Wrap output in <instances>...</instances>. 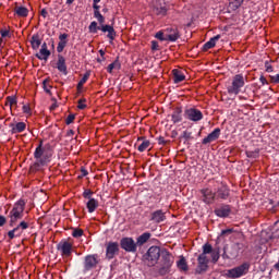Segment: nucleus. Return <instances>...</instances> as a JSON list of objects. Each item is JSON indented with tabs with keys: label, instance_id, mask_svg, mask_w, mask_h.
I'll return each instance as SVG.
<instances>
[{
	"label": "nucleus",
	"instance_id": "48",
	"mask_svg": "<svg viewBox=\"0 0 279 279\" xmlns=\"http://www.w3.org/2000/svg\"><path fill=\"white\" fill-rule=\"evenodd\" d=\"M75 121V114H69L65 119V124L66 125H71V123H73Z\"/></svg>",
	"mask_w": 279,
	"mask_h": 279
},
{
	"label": "nucleus",
	"instance_id": "46",
	"mask_svg": "<svg viewBox=\"0 0 279 279\" xmlns=\"http://www.w3.org/2000/svg\"><path fill=\"white\" fill-rule=\"evenodd\" d=\"M9 217H10L9 226L11 228H14V226L16 225V221H19L20 218H16V217H14V216H12L10 214H9Z\"/></svg>",
	"mask_w": 279,
	"mask_h": 279
},
{
	"label": "nucleus",
	"instance_id": "6",
	"mask_svg": "<svg viewBox=\"0 0 279 279\" xmlns=\"http://www.w3.org/2000/svg\"><path fill=\"white\" fill-rule=\"evenodd\" d=\"M98 265H99L98 254L86 255L83 262V272L88 274V271H93V269H96Z\"/></svg>",
	"mask_w": 279,
	"mask_h": 279
},
{
	"label": "nucleus",
	"instance_id": "52",
	"mask_svg": "<svg viewBox=\"0 0 279 279\" xmlns=\"http://www.w3.org/2000/svg\"><path fill=\"white\" fill-rule=\"evenodd\" d=\"M88 175V170H86L85 167L81 168V174L78 175V179L82 180V178H86Z\"/></svg>",
	"mask_w": 279,
	"mask_h": 279
},
{
	"label": "nucleus",
	"instance_id": "53",
	"mask_svg": "<svg viewBox=\"0 0 279 279\" xmlns=\"http://www.w3.org/2000/svg\"><path fill=\"white\" fill-rule=\"evenodd\" d=\"M157 14H159L160 16L167 15V8L161 7V8L157 9Z\"/></svg>",
	"mask_w": 279,
	"mask_h": 279
},
{
	"label": "nucleus",
	"instance_id": "42",
	"mask_svg": "<svg viewBox=\"0 0 279 279\" xmlns=\"http://www.w3.org/2000/svg\"><path fill=\"white\" fill-rule=\"evenodd\" d=\"M72 236H74V239H80V236H84V230L74 229L72 232Z\"/></svg>",
	"mask_w": 279,
	"mask_h": 279
},
{
	"label": "nucleus",
	"instance_id": "18",
	"mask_svg": "<svg viewBox=\"0 0 279 279\" xmlns=\"http://www.w3.org/2000/svg\"><path fill=\"white\" fill-rule=\"evenodd\" d=\"M221 136V129L216 128L211 133H209L205 138L202 141V145H208L210 143H215Z\"/></svg>",
	"mask_w": 279,
	"mask_h": 279
},
{
	"label": "nucleus",
	"instance_id": "39",
	"mask_svg": "<svg viewBox=\"0 0 279 279\" xmlns=\"http://www.w3.org/2000/svg\"><path fill=\"white\" fill-rule=\"evenodd\" d=\"M16 104H17L16 96L7 97L5 106H10V108H12V106H16Z\"/></svg>",
	"mask_w": 279,
	"mask_h": 279
},
{
	"label": "nucleus",
	"instance_id": "59",
	"mask_svg": "<svg viewBox=\"0 0 279 279\" xmlns=\"http://www.w3.org/2000/svg\"><path fill=\"white\" fill-rule=\"evenodd\" d=\"M158 145H167V141L165 140V137L162 136L158 137Z\"/></svg>",
	"mask_w": 279,
	"mask_h": 279
},
{
	"label": "nucleus",
	"instance_id": "60",
	"mask_svg": "<svg viewBox=\"0 0 279 279\" xmlns=\"http://www.w3.org/2000/svg\"><path fill=\"white\" fill-rule=\"evenodd\" d=\"M259 82H260L262 86L269 84V82H267V78H265V76H263V75L259 77Z\"/></svg>",
	"mask_w": 279,
	"mask_h": 279
},
{
	"label": "nucleus",
	"instance_id": "12",
	"mask_svg": "<svg viewBox=\"0 0 279 279\" xmlns=\"http://www.w3.org/2000/svg\"><path fill=\"white\" fill-rule=\"evenodd\" d=\"M27 228H29V223L26 221H21L15 228L8 232L10 241H12V239L15 236H21L23 234V230H27Z\"/></svg>",
	"mask_w": 279,
	"mask_h": 279
},
{
	"label": "nucleus",
	"instance_id": "51",
	"mask_svg": "<svg viewBox=\"0 0 279 279\" xmlns=\"http://www.w3.org/2000/svg\"><path fill=\"white\" fill-rule=\"evenodd\" d=\"M90 195H93V191H90V190H85L84 192H83V197L85 198V199H93V197H90Z\"/></svg>",
	"mask_w": 279,
	"mask_h": 279
},
{
	"label": "nucleus",
	"instance_id": "49",
	"mask_svg": "<svg viewBox=\"0 0 279 279\" xmlns=\"http://www.w3.org/2000/svg\"><path fill=\"white\" fill-rule=\"evenodd\" d=\"M279 236V226L276 227V223H274V227H272V239H278Z\"/></svg>",
	"mask_w": 279,
	"mask_h": 279
},
{
	"label": "nucleus",
	"instance_id": "61",
	"mask_svg": "<svg viewBox=\"0 0 279 279\" xmlns=\"http://www.w3.org/2000/svg\"><path fill=\"white\" fill-rule=\"evenodd\" d=\"M8 220L5 219V217L4 216H0V228H3V226H5V222H7Z\"/></svg>",
	"mask_w": 279,
	"mask_h": 279
},
{
	"label": "nucleus",
	"instance_id": "38",
	"mask_svg": "<svg viewBox=\"0 0 279 279\" xmlns=\"http://www.w3.org/2000/svg\"><path fill=\"white\" fill-rule=\"evenodd\" d=\"M244 1L245 0H231L230 8H232V10H239V8H241V5H243Z\"/></svg>",
	"mask_w": 279,
	"mask_h": 279
},
{
	"label": "nucleus",
	"instance_id": "10",
	"mask_svg": "<svg viewBox=\"0 0 279 279\" xmlns=\"http://www.w3.org/2000/svg\"><path fill=\"white\" fill-rule=\"evenodd\" d=\"M184 117L189 121H193L194 123H197V121H202V119H204V113H202L199 109L190 108L184 111Z\"/></svg>",
	"mask_w": 279,
	"mask_h": 279
},
{
	"label": "nucleus",
	"instance_id": "29",
	"mask_svg": "<svg viewBox=\"0 0 279 279\" xmlns=\"http://www.w3.org/2000/svg\"><path fill=\"white\" fill-rule=\"evenodd\" d=\"M138 141H142V143L137 147V151H141V153L146 151L149 145H151V142H149V140H145V137H138Z\"/></svg>",
	"mask_w": 279,
	"mask_h": 279
},
{
	"label": "nucleus",
	"instance_id": "30",
	"mask_svg": "<svg viewBox=\"0 0 279 279\" xmlns=\"http://www.w3.org/2000/svg\"><path fill=\"white\" fill-rule=\"evenodd\" d=\"M149 239H151V233L149 232H144L142 235H140L137 238V245H145V243H147L149 241Z\"/></svg>",
	"mask_w": 279,
	"mask_h": 279
},
{
	"label": "nucleus",
	"instance_id": "41",
	"mask_svg": "<svg viewBox=\"0 0 279 279\" xmlns=\"http://www.w3.org/2000/svg\"><path fill=\"white\" fill-rule=\"evenodd\" d=\"M210 254H211L213 263H217L220 257L219 248H215L214 252H211Z\"/></svg>",
	"mask_w": 279,
	"mask_h": 279
},
{
	"label": "nucleus",
	"instance_id": "44",
	"mask_svg": "<svg viewBox=\"0 0 279 279\" xmlns=\"http://www.w3.org/2000/svg\"><path fill=\"white\" fill-rule=\"evenodd\" d=\"M77 104L78 110H86V98L80 99Z\"/></svg>",
	"mask_w": 279,
	"mask_h": 279
},
{
	"label": "nucleus",
	"instance_id": "5",
	"mask_svg": "<svg viewBox=\"0 0 279 279\" xmlns=\"http://www.w3.org/2000/svg\"><path fill=\"white\" fill-rule=\"evenodd\" d=\"M243 86H245V77L243 74H236L233 76L231 85L227 87V90L229 95H239Z\"/></svg>",
	"mask_w": 279,
	"mask_h": 279
},
{
	"label": "nucleus",
	"instance_id": "22",
	"mask_svg": "<svg viewBox=\"0 0 279 279\" xmlns=\"http://www.w3.org/2000/svg\"><path fill=\"white\" fill-rule=\"evenodd\" d=\"M43 45V39H40V34L36 33L31 37V47L34 49V51H37V49H40V46Z\"/></svg>",
	"mask_w": 279,
	"mask_h": 279
},
{
	"label": "nucleus",
	"instance_id": "64",
	"mask_svg": "<svg viewBox=\"0 0 279 279\" xmlns=\"http://www.w3.org/2000/svg\"><path fill=\"white\" fill-rule=\"evenodd\" d=\"M274 267H275V269H277V271H279V260H278V263L275 264Z\"/></svg>",
	"mask_w": 279,
	"mask_h": 279
},
{
	"label": "nucleus",
	"instance_id": "24",
	"mask_svg": "<svg viewBox=\"0 0 279 279\" xmlns=\"http://www.w3.org/2000/svg\"><path fill=\"white\" fill-rule=\"evenodd\" d=\"M221 38V35H216L211 37L207 43L204 44L203 46V51H208V49L215 48L217 45V41Z\"/></svg>",
	"mask_w": 279,
	"mask_h": 279
},
{
	"label": "nucleus",
	"instance_id": "63",
	"mask_svg": "<svg viewBox=\"0 0 279 279\" xmlns=\"http://www.w3.org/2000/svg\"><path fill=\"white\" fill-rule=\"evenodd\" d=\"M226 246L223 247V254H222V258H230V256L226 253Z\"/></svg>",
	"mask_w": 279,
	"mask_h": 279
},
{
	"label": "nucleus",
	"instance_id": "9",
	"mask_svg": "<svg viewBox=\"0 0 279 279\" xmlns=\"http://www.w3.org/2000/svg\"><path fill=\"white\" fill-rule=\"evenodd\" d=\"M120 246L124 252H131V253H136V250L138 246L136 245V242H134V239L132 238H122L120 240Z\"/></svg>",
	"mask_w": 279,
	"mask_h": 279
},
{
	"label": "nucleus",
	"instance_id": "55",
	"mask_svg": "<svg viewBox=\"0 0 279 279\" xmlns=\"http://www.w3.org/2000/svg\"><path fill=\"white\" fill-rule=\"evenodd\" d=\"M234 232L233 229H225L221 231V236H229V234H232Z\"/></svg>",
	"mask_w": 279,
	"mask_h": 279
},
{
	"label": "nucleus",
	"instance_id": "36",
	"mask_svg": "<svg viewBox=\"0 0 279 279\" xmlns=\"http://www.w3.org/2000/svg\"><path fill=\"white\" fill-rule=\"evenodd\" d=\"M88 77H90V73L86 72L81 78V81L77 83V86H76L77 90H81V88L84 87V84L88 82Z\"/></svg>",
	"mask_w": 279,
	"mask_h": 279
},
{
	"label": "nucleus",
	"instance_id": "20",
	"mask_svg": "<svg viewBox=\"0 0 279 279\" xmlns=\"http://www.w3.org/2000/svg\"><path fill=\"white\" fill-rule=\"evenodd\" d=\"M9 128H11V134H21L25 132L27 124L25 122L10 123Z\"/></svg>",
	"mask_w": 279,
	"mask_h": 279
},
{
	"label": "nucleus",
	"instance_id": "1",
	"mask_svg": "<svg viewBox=\"0 0 279 279\" xmlns=\"http://www.w3.org/2000/svg\"><path fill=\"white\" fill-rule=\"evenodd\" d=\"M199 199L206 206H213L215 202H226L230 199V186L225 182L218 183L215 191L210 187H204L199 190Z\"/></svg>",
	"mask_w": 279,
	"mask_h": 279
},
{
	"label": "nucleus",
	"instance_id": "3",
	"mask_svg": "<svg viewBox=\"0 0 279 279\" xmlns=\"http://www.w3.org/2000/svg\"><path fill=\"white\" fill-rule=\"evenodd\" d=\"M174 260L173 255L163 248L161 251V256L159 257V263H157V274H159V276L171 274V267H173Z\"/></svg>",
	"mask_w": 279,
	"mask_h": 279
},
{
	"label": "nucleus",
	"instance_id": "35",
	"mask_svg": "<svg viewBox=\"0 0 279 279\" xmlns=\"http://www.w3.org/2000/svg\"><path fill=\"white\" fill-rule=\"evenodd\" d=\"M215 250L213 248V245L210 243H205L203 245V253L199 256H206L207 254L214 253Z\"/></svg>",
	"mask_w": 279,
	"mask_h": 279
},
{
	"label": "nucleus",
	"instance_id": "37",
	"mask_svg": "<svg viewBox=\"0 0 279 279\" xmlns=\"http://www.w3.org/2000/svg\"><path fill=\"white\" fill-rule=\"evenodd\" d=\"M100 28H101V24H99L98 26L95 21L92 22L88 26V31L90 32V34H97V32H99Z\"/></svg>",
	"mask_w": 279,
	"mask_h": 279
},
{
	"label": "nucleus",
	"instance_id": "31",
	"mask_svg": "<svg viewBox=\"0 0 279 279\" xmlns=\"http://www.w3.org/2000/svg\"><path fill=\"white\" fill-rule=\"evenodd\" d=\"M49 56H51V51L50 50H45V49H40L38 53H36V58H38V60H49Z\"/></svg>",
	"mask_w": 279,
	"mask_h": 279
},
{
	"label": "nucleus",
	"instance_id": "23",
	"mask_svg": "<svg viewBox=\"0 0 279 279\" xmlns=\"http://www.w3.org/2000/svg\"><path fill=\"white\" fill-rule=\"evenodd\" d=\"M99 2H94L93 8H94V19H97L98 23H106V17L101 14L100 5L98 4Z\"/></svg>",
	"mask_w": 279,
	"mask_h": 279
},
{
	"label": "nucleus",
	"instance_id": "13",
	"mask_svg": "<svg viewBox=\"0 0 279 279\" xmlns=\"http://www.w3.org/2000/svg\"><path fill=\"white\" fill-rule=\"evenodd\" d=\"M25 211V201L20 199L17 201L13 208L10 210V214L12 217H15L17 219H23V213Z\"/></svg>",
	"mask_w": 279,
	"mask_h": 279
},
{
	"label": "nucleus",
	"instance_id": "54",
	"mask_svg": "<svg viewBox=\"0 0 279 279\" xmlns=\"http://www.w3.org/2000/svg\"><path fill=\"white\" fill-rule=\"evenodd\" d=\"M22 110H23L24 114H32V108L29 107V105H24L22 107Z\"/></svg>",
	"mask_w": 279,
	"mask_h": 279
},
{
	"label": "nucleus",
	"instance_id": "57",
	"mask_svg": "<svg viewBox=\"0 0 279 279\" xmlns=\"http://www.w3.org/2000/svg\"><path fill=\"white\" fill-rule=\"evenodd\" d=\"M66 38H69V34H66V33H63V34L59 35V40L60 41L68 43Z\"/></svg>",
	"mask_w": 279,
	"mask_h": 279
},
{
	"label": "nucleus",
	"instance_id": "25",
	"mask_svg": "<svg viewBox=\"0 0 279 279\" xmlns=\"http://www.w3.org/2000/svg\"><path fill=\"white\" fill-rule=\"evenodd\" d=\"M172 75H173L174 84H180V82H184V80H186V76L184 75V73H182L178 69L172 70Z\"/></svg>",
	"mask_w": 279,
	"mask_h": 279
},
{
	"label": "nucleus",
	"instance_id": "34",
	"mask_svg": "<svg viewBox=\"0 0 279 279\" xmlns=\"http://www.w3.org/2000/svg\"><path fill=\"white\" fill-rule=\"evenodd\" d=\"M114 69H117L119 71V69H121V62L119 61V57H117V59L107 66V72L108 73H112V71H114Z\"/></svg>",
	"mask_w": 279,
	"mask_h": 279
},
{
	"label": "nucleus",
	"instance_id": "15",
	"mask_svg": "<svg viewBox=\"0 0 279 279\" xmlns=\"http://www.w3.org/2000/svg\"><path fill=\"white\" fill-rule=\"evenodd\" d=\"M166 40L175 43L180 38V31L175 26H169L165 29Z\"/></svg>",
	"mask_w": 279,
	"mask_h": 279
},
{
	"label": "nucleus",
	"instance_id": "16",
	"mask_svg": "<svg viewBox=\"0 0 279 279\" xmlns=\"http://www.w3.org/2000/svg\"><path fill=\"white\" fill-rule=\"evenodd\" d=\"M106 22L99 23L100 25V32H102L104 34H107V38H109V40H114V38H117V31H114V26L110 25V24H104Z\"/></svg>",
	"mask_w": 279,
	"mask_h": 279
},
{
	"label": "nucleus",
	"instance_id": "4",
	"mask_svg": "<svg viewBox=\"0 0 279 279\" xmlns=\"http://www.w3.org/2000/svg\"><path fill=\"white\" fill-rule=\"evenodd\" d=\"M161 256L162 250H160V246H150L143 255V263L146 265V267H156Z\"/></svg>",
	"mask_w": 279,
	"mask_h": 279
},
{
	"label": "nucleus",
	"instance_id": "7",
	"mask_svg": "<svg viewBox=\"0 0 279 279\" xmlns=\"http://www.w3.org/2000/svg\"><path fill=\"white\" fill-rule=\"evenodd\" d=\"M250 271V263H243L238 267L229 269L227 271L228 278H241Z\"/></svg>",
	"mask_w": 279,
	"mask_h": 279
},
{
	"label": "nucleus",
	"instance_id": "58",
	"mask_svg": "<svg viewBox=\"0 0 279 279\" xmlns=\"http://www.w3.org/2000/svg\"><path fill=\"white\" fill-rule=\"evenodd\" d=\"M159 47L160 46L158 45V41H156V40L151 41V49H153V51H158Z\"/></svg>",
	"mask_w": 279,
	"mask_h": 279
},
{
	"label": "nucleus",
	"instance_id": "45",
	"mask_svg": "<svg viewBox=\"0 0 279 279\" xmlns=\"http://www.w3.org/2000/svg\"><path fill=\"white\" fill-rule=\"evenodd\" d=\"M265 71L266 73H274V65H271V62L265 61Z\"/></svg>",
	"mask_w": 279,
	"mask_h": 279
},
{
	"label": "nucleus",
	"instance_id": "8",
	"mask_svg": "<svg viewBox=\"0 0 279 279\" xmlns=\"http://www.w3.org/2000/svg\"><path fill=\"white\" fill-rule=\"evenodd\" d=\"M57 250L61 253V256H63V258H69V256L73 254V244H71L66 240H63L57 244Z\"/></svg>",
	"mask_w": 279,
	"mask_h": 279
},
{
	"label": "nucleus",
	"instance_id": "47",
	"mask_svg": "<svg viewBox=\"0 0 279 279\" xmlns=\"http://www.w3.org/2000/svg\"><path fill=\"white\" fill-rule=\"evenodd\" d=\"M155 38L161 41L167 40V36L165 35V33H162V31H159L158 33H156Z\"/></svg>",
	"mask_w": 279,
	"mask_h": 279
},
{
	"label": "nucleus",
	"instance_id": "56",
	"mask_svg": "<svg viewBox=\"0 0 279 279\" xmlns=\"http://www.w3.org/2000/svg\"><path fill=\"white\" fill-rule=\"evenodd\" d=\"M0 34H1V37H2V38H10V37H11L10 31L1 29V31H0Z\"/></svg>",
	"mask_w": 279,
	"mask_h": 279
},
{
	"label": "nucleus",
	"instance_id": "32",
	"mask_svg": "<svg viewBox=\"0 0 279 279\" xmlns=\"http://www.w3.org/2000/svg\"><path fill=\"white\" fill-rule=\"evenodd\" d=\"M177 267L181 271H189V264H186V258L182 256L180 260L177 262Z\"/></svg>",
	"mask_w": 279,
	"mask_h": 279
},
{
	"label": "nucleus",
	"instance_id": "17",
	"mask_svg": "<svg viewBox=\"0 0 279 279\" xmlns=\"http://www.w3.org/2000/svg\"><path fill=\"white\" fill-rule=\"evenodd\" d=\"M231 213H232V207L227 204H222L220 207L214 210V214L216 215V217H220L221 219H226L227 217H230Z\"/></svg>",
	"mask_w": 279,
	"mask_h": 279
},
{
	"label": "nucleus",
	"instance_id": "26",
	"mask_svg": "<svg viewBox=\"0 0 279 279\" xmlns=\"http://www.w3.org/2000/svg\"><path fill=\"white\" fill-rule=\"evenodd\" d=\"M86 207L88 213L93 214L97 208H99V201L95 198H89L88 202L86 203Z\"/></svg>",
	"mask_w": 279,
	"mask_h": 279
},
{
	"label": "nucleus",
	"instance_id": "50",
	"mask_svg": "<svg viewBox=\"0 0 279 279\" xmlns=\"http://www.w3.org/2000/svg\"><path fill=\"white\" fill-rule=\"evenodd\" d=\"M271 84H279V73L276 75H269Z\"/></svg>",
	"mask_w": 279,
	"mask_h": 279
},
{
	"label": "nucleus",
	"instance_id": "21",
	"mask_svg": "<svg viewBox=\"0 0 279 279\" xmlns=\"http://www.w3.org/2000/svg\"><path fill=\"white\" fill-rule=\"evenodd\" d=\"M169 117L172 123H182V107H175Z\"/></svg>",
	"mask_w": 279,
	"mask_h": 279
},
{
	"label": "nucleus",
	"instance_id": "62",
	"mask_svg": "<svg viewBox=\"0 0 279 279\" xmlns=\"http://www.w3.org/2000/svg\"><path fill=\"white\" fill-rule=\"evenodd\" d=\"M40 14H41V16H43L44 19H47V14H49V13L47 12V9H43L41 12H40Z\"/></svg>",
	"mask_w": 279,
	"mask_h": 279
},
{
	"label": "nucleus",
	"instance_id": "14",
	"mask_svg": "<svg viewBox=\"0 0 279 279\" xmlns=\"http://www.w3.org/2000/svg\"><path fill=\"white\" fill-rule=\"evenodd\" d=\"M114 256H119V242H108L106 245V258L112 260Z\"/></svg>",
	"mask_w": 279,
	"mask_h": 279
},
{
	"label": "nucleus",
	"instance_id": "43",
	"mask_svg": "<svg viewBox=\"0 0 279 279\" xmlns=\"http://www.w3.org/2000/svg\"><path fill=\"white\" fill-rule=\"evenodd\" d=\"M68 41H59L57 46L58 53H62L64 51V47H66Z\"/></svg>",
	"mask_w": 279,
	"mask_h": 279
},
{
	"label": "nucleus",
	"instance_id": "40",
	"mask_svg": "<svg viewBox=\"0 0 279 279\" xmlns=\"http://www.w3.org/2000/svg\"><path fill=\"white\" fill-rule=\"evenodd\" d=\"M43 88H44L45 93H47V95H51L52 86L49 85V80L48 78L43 81Z\"/></svg>",
	"mask_w": 279,
	"mask_h": 279
},
{
	"label": "nucleus",
	"instance_id": "28",
	"mask_svg": "<svg viewBox=\"0 0 279 279\" xmlns=\"http://www.w3.org/2000/svg\"><path fill=\"white\" fill-rule=\"evenodd\" d=\"M165 220V213L162 210H156L151 214V221H156V223H160Z\"/></svg>",
	"mask_w": 279,
	"mask_h": 279
},
{
	"label": "nucleus",
	"instance_id": "2",
	"mask_svg": "<svg viewBox=\"0 0 279 279\" xmlns=\"http://www.w3.org/2000/svg\"><path fill=\"white\" fill-rule=\"evenodd\" d=\"M34 158L36 162L31 167L34 171H38L40 167L49 165V162H51V158H53V147L51 144L44 145L43 141H40L34 151Z\"/></svg>",
	"mask_w": 279,
	"mask_h": 279
},
{
	"label": "nucleus",
	"instance_id": "19",
	"mask_svg": "<svg viewBox=\"0 0 279 279\" xmlns=\"http://www.w3.org/2000/svg\"><path fill=\"white\" fill-rule=\"evenodd\" d=\"M57 69L63 75H69V70L66 69V59L62 54H58Z\"/></svg>",
	"mask_w": 279,
	"mask_h": 279
},
{
	"label": "nucleus",
	"instance_id": "11",
	"mask_svg": "<svg viewBox=\"0 0 279 279\" xmlns=\"http://www.w3.org/2000/svg\"><path fill=\"white\" fill-rule=\"evenodd\" d=\"M197 263L198 264L195 269V274L197 275L206 274L208 271V263H210V259H208V256L198 255Z\"/></svg>",
	"mask_w": 279,
	"mask_h": 279
},
{
	"label": "nucleus",
	"instance_id": "27",
	"mask_svg": "<svg viewBox=\"0 0 279 279\" xmlns=\"http://www.w3.org/2000/svg\"><path fill=\"white\" fill-rule=\"evenodd\" d=\"M14 12L20 19H25L29 14V10L25 7H15Z\"/></svg>",
	"mask_w": 279,
	"mask_h": 279
},
{
	"label": "nucleus",
	"instance_id": "33",
	"mask_svg": "<svg viewBox=\"0 0 279 279\" xmlns=\"http://www.w3.org/2000/svg\"><path fill=\"white\" fill-rule=\"evenodd\" d=\"M179 141H184V143H189V141H193V132L191 131H183L179 137Z\"/></svg>",
	"mask_w": 279,
	"mask_h": 279
}]
</instances>
